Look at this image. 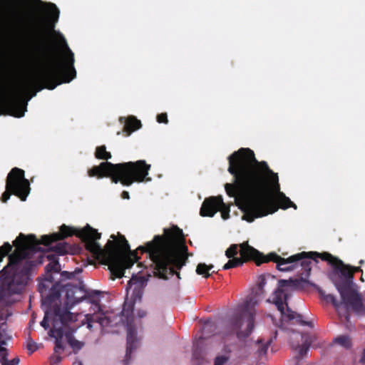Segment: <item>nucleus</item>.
<instances>
[{"mask_svg":"<svg viewBox=\"0 0 365 365\" xmlns=\"http://www.w3.org/2000/svg\"><path fill=\"white\" fill-rule=\"evenodd\" d=\"M213 267V265H207L205 263H200L197 264L196 267V272L198 274L202 275L204 277L207 278L210 274L209 273V271L212 269Z\"/></svg>","mask_w":365,"mask_h":365,"instance_id":"nucleus-21","label":"nucleus"},{"mask_svg":"<svg viewBox=\"0 0 365 365\" xmlns=\"http://www.w3.org/2000/svg\"><path fill=\"white\" fill-rule=\"evenodd\" d=\"M27 349L31 352H34L38 349V346L34 341L29 340L27 343Z\"/></svg>","mask_w":365,"mask_h":365,"instance_id":"nucleus-33","label":"nucleus"},{"mask_svg":"<svg viewBox=\"0 0 365 365\" xmlns=\"http://www.w3.org/2000/svg\"><path fill=\"white\" fill-rule=\"evenodd\" d=\"M292 348L300 355L305 354L312 341V338L307 334L292 333L289 336Z\"/></svg>","mask_w":365,"mask_h":365,"instance_id":"nucleus-15","label":"nucleus"},{"mask_svg":"<svg viewBox=\"0 0 365 365\" xmlns=\"http://www.w3.org/2000/svg\"><path fill=\"white\" fill-rule=\"evenodd\" d=\"M69 344L72 346V348L75 350H79L83 346V343L73 339L70 336H66Z\"/></svg>","mask_w":365,"mask_h":365,"instance_id":"nucleus-27","label":"nucleus"},{"mask_svg":"<svg viewBox=\"0 0 365 365\" xmlns=\"http://www.w3.org/2000/svg\"><path fill=\"white\" fill-rule=\"evenodd\" d=\"M125 126L124 129L128 133V135L141 126L140 121L138 120L135 117L131 115L128 118H125Z\"/></svg>","mask_w":365,"mask_h":365,"instance_id":"nucleus-20","label":"nucleus"},{"mask_svg":"<svg viewBox=\"0 0 365 365\" xmlns=\"http://www.w3.org/2000/svg\"><path fill=\"white\" fill-rule=\"evenodd\" d=\"M217 211L221 212L224 220L229 218L230 208L221 197H212L205 200L200 209L202 216L212 217Z\"/></svg>","mask_w":365,"mask_h":365,"instance_id":"nucleus-12","label":"nucleus"},{"mask_svg":"<svg viewBox=\"0 0 365 365\" xmlns=\"http://www.w3.org/2000/svg\"><path fill=\"white\" fill-rule=\"evenodd\" d=\"M95 155L97 158L103 160H108L111 158L110 153L106 151L104 145L97 147Z\"/></svg>","mask_w":365,"mask_h":365,"instance_id":"nucleus-22","label":"nucleus"},{"mask_svg":"<svg viewBox=\"0 0 365 365\" xmlns=\"http://www.w3.org/2000/svg\"><path fill=\"white\" fill-rule=\"evenodd\" d=\"M53 249L58 254L63 255L68 251V245L64 242L58 243Z\"/></svg>","mask_w":365,"mask_h":365,"instance_id":"nucleus-26","label":"nucleus"},{"mask_svg":"<svg viewBox=\"0 0 365 365\" xmlns=\"http://www.w3.org/2000/svg\"><path fill=\"white\" fill-rule=\"evenodd\" d=\"M85 318L86 319L87 328L89 329L92 328L93 322H98L101 327H107L110 323L109 317L102 313L95 315L86 314Z\"/></svg>","mask_w":365,"mask_h":365,"instance_id":"nucleus-18","label":"nucleus"},{"mask_svg":"<svg viewBox=\"0 0 365 365\" xmlns=\"http://www.w3.org/2000/svg\"><path fill=\"white\" fill-rule=\"evenodd\" d=\"M237 245H231L225 252V255L228 258L235 257L237 253Z\"/></svg>","mask_w":365,"mask_h":365,"instance_id":"nucleus-29","label":"nucleus"},{"mask_svg":"<svg viewBox=\"0 0 365 365\" xmlns=\"http://www.w3.org/2000/svg\"><path fill=\"white\" fill-rule=\"evenodd\" d=\"M182 230L178 227L165 230L163 236H155L147 243L146 251L155 264V273L161 279H167L173 275L174 268L180 269L185 264L187 247L181 244Z\"/></svg>","mask_w":365,"mask_h":365,"instance_id":"nucleus-3","label":"nucleus"},{"mask_svg":"<svg viewBox=\"0 0 365 365\" xmlns=\"http://www.w3.org/2000/svg\"><path fill=\"white\" fill-rule=\"evenodd\" d=\"M122 317H126L128 349H131L133 344L136 340V331L132 326L133 319L130 317L129 311L126 309L125 307L123 310Z\"/></svg>","mask_w":365,"mask_h":365,"instance_id":"nucleus-17","label":"nucleus"},{"mask_svg":"<svg viewBox=\"0 0 365 365\" xmlns=\"http://www.w3.org/2000/svg\"><path fill=\"white\" fill-rule=\"evenodd\" d=\"M229 360V356L226 355H220L215 358L214 365H225Z\"/></svg>","mask_w":365,"mask_h":365,"instance_id":"nucleus-30","label":"nucleus"},{"mask_svg":"<svg viewBox=\"0 0 365 365\" xmlns=\"http://www.w3.org/2000/svg\"><path fill=\"white\" fill-rule=\"evenodd\" d=\"M12 249V246L6 242L1 247H0V262L2 260L3 257L6 256Z\"/></svg>","mask_w":365,"mask_h":365,"instance_id":"nucleus-28","label":"nucleus"},{"mask_svg":"<svg viewBox=\"0 0 365 365\" xmlns=\"http://www.w3.org/2000/svg\"><path fill=\"white\" fill-rule=\"evenodd\" d=\"M150 165L144 160L112 164L109 162L101 163L88 170L91 177L104 175L110 176L113 182L120 181L125 185H130L133 182H142L148 174Z\"/></svg>","mask_w":365,"mask_h":365,"instance_id":"nucleus-5","label":"nucleus"},{"mask_svg":"<svg viewBox=\"0 0 365 365\" xmlns=\"http://www.w3.org/2000/svg\"><path fill=\"white\" fill-rule=\"evenodd\" d=\"M122 197L124 199H128L129 198V194L127 191H123L121 195Z\"/></svg>","mask_w":365,"mask_h":365,"instance_id":"nucleus-35","label":"nucleus"},{"mask_svg":"<svg viewBox=\"0 0 365 365\" xmlns=\"http://www.w3.org/2000/svg\"><path fill=\"white\" fill-rule=\"evenodd\" d=\"M240 254L242 259L238 257H232V259H230L227 263L224 265V269H228L232 267L242 265L244 262L249 259H253L257 264H259V259L262 255L261 252H259L254 247L250 246L247 242L240 244Z\"/></svg>","mask_w":365,"mask_h":365,"instance_id":"nucleus-13","label":"nucleus"},{"mask_svg":"<svg viewBox=\"0 0 365 365\" xmlns=\"http://www.w3.org/2000/svg\"><path fill=\"white\" fill-rule=\"evenodd\" d=\"M47 258L51 261L49 264L47 266V269L49 270L54 271L55 272H58L61 269V266L57 260L55 259L54 256L48 255Z\"/></svg>","mask_w":365,"mask_h":365,"instance_id":"nucleus-23","label":"nucleus"},{"mask_svg":"<svg viewBox=\"0 0 365 365\" xmlns=\"http://www.w3.org/2000/svg\"><path fill=\"white\" fill-rule=\"evenodd\" d=\"M83 318H84V319L82 320V323H81V324H78V327H81V325L84 324V320H86V318H85V316H83Z\"/></svg>","mask_w":365,"mask_h":365,"instance_id":"nucleus-37","label":"nucleus"},{"mask_svg":"<svg viewBox=\"0 0 365 365\" xmlns=\"http://www.w3.org/2000/svg\"><path fill=\"white\" fill-rule=\"evenodd\" d=\"M341 265V272L344 274H348L349 277H351L352 276V273L354 272V270H352L351 269V267H345L344 264H342L341 262H340Z\"/></svg>","mask_w":365,"mask_h":365,"instance_id":"nucleus-32","label":"nucleus"},{"mask_svg":"<svg viewBox=\"0 0 365 365\" xmlns=\"http://www.w3.org/2000/svg\"><path fill=\"white\" fill-rule=\"evenodd\" d=\"M11 336L7 333L6 325L4 322V318L0 315V362L2 365H15L6 360V349L3 346L6 341L10 340Z\"/></svg>","mask_w":365,"mask_h":365,"instance_id":"nucleus-16","label":"nucleus"},{"mask_svg":"<svg viewBox=\"0 0 365 365\" xmlns=\"http://www.w3.org/2000/svg\"><path fill=\"white\" fill-rule=\"evenodd\" d=\"M11 192L20 197L21 200H25L29 192V183L24 178V172L17 168H13L8 175L6 191L2 195L1 201L6 202Z\"/></svg>","mask_w":365,"mask_h":365,"instance_id":"nucleus-10","label":"nucleus"},{"mask_svg":"<svg viewBox=\"0 0 365 365\" xmlns=\"http://www.w3.org/2000/svg\"><path fill=\"white\" fill-rule=\"evenodd\" d=\"M305 253L302 252L284 259L275 253H269L267 255H263L262 254L259 259V264L262 262L272 261L277 263L278 269L284 272H288L294 269V265L292 264L302 259Z\"/></svg>","mask_w":365,"mask_h":365,"instance_id":"nucleus-14","label":"nucleus"},{"mask_svg":"<svg viewBox=\"0 0 365 365\" xmlns=\"http://www.w3.org/2000/svg\"><path fill=\"white\" fill-rule=\"evenodd\" d=\"M319 294L324 300L331 302L337 309H339V304L337 302L334 295L330 294H326L322 290H319Z\"/></svg>","mask_w":365,"mask_h":365,"instance_id":"nucleus-25","label":"nucleus"},{"mask_svg":"<svg viewBox=\"0 0 365 365\" xmlns=\"http://www.w3.org/2000/svg\"><path fill=\"white\" fill-rule=\"evenodd\" d=\"M291 282L287 280L279 281L278 288L272 294V299H267L277 307L282 315V322H289L295 320L301 324H310V323L303 320L302 316L290 310L286 304L287 299V291Z\"/></svg>","mask_w":365,"mask_h":365,"instance_id":"nucleus-8","label":"nucleus"},{"mask_svg":"<svg viewBox=\"0 0 365 365\" xmlns=\"http://www.w3.org/2000/svg\"><path fill=\"white\" fill-rule=\"evenodd\" d=\"M73 294V290H68L66 293V308L58 309L53 313L46 311L45 317L41 322L42 327L45 329L48 327V322L53 321V329L50 331V335L56 339L55 352L58 353L60 349H62L61 339L63 337V330L61 325L70 322H76L77 320V315L68 311V307H71L77 302L72 299Z\"/></svg>","mask_w":365,"mask_h":365,"instance_id":"nucleus-6","label":"nucleus"},{"mask_svg":"<svg viewBox=\"0 0 365 365\" xmlns=\"http://www.w3.org/2000/svg\"><path fill=\"white\" fill-rule=\"evenodd\" d=\"M139 273L140 272H138L137 274H133L132 278L128 282L127 287L128 292L132 289L134 291L135 289L141 288L143 287L145 279L144 277L138 275Z\"/></svg>","mask_w":365,"mask_h":365,"instance_id":"nucleus-19","label":"nucleus"},{"mask_svg":"<svg viewBox=\"0 0 365 365\" xmlns=\"http://www.w3.org/2000/svg\"><path fill=\"white\" fill-rule=\"evenodd\" d=\"M334 342L344 348L350 347L351 344L350 339L346 336H341L336 338L334 339Z\"/></svg>","mask_w":365,"mask_h":365,"instance_id":"nucleus-24","label":"nucleus"},{"mask_svg":"<svg viewBox=\"0 0 365 365\" xmlns=\"http://www.w3.org/2000/svg\"><path fill=\"white\" fill-rule=\"evenodd\" d=\"M10 362L14 364L15 365H18L19 363V359L15 358L13 360L10 361Z\"/></svg>","mask_w":365,"mask_h":365,"instance_id":"nucleus-36","label":"nucleus"},{"mask_svg":"<svg viewBox=\"0 0 365 365\" xmlns=\"http://www.w3.org/2000/svg\"><path fill=\"white\" fill-rule=\"evenodd\" d=\"M81 235L84 238L87 250L103 264H107L111 274L116 277H123L125 269L130 268L137 261L135 252L128 255L129 247L125 239L118 245L109 240L105 248L102 249L96 242L101 237V234L96 230L88 226L82 230Z\"/></svg>","mask_w":365,"mask_h":365,"instance_id":"nucleus-4","label":"nucleus"},{"mask_svg":"<svg viewBox=\"0 0 365 365\" xmlns=\"http://www.w3.org/2000/svg\"><path fill=\"white\" fill-rule=\"evenodd\" d=\"M267 284V280L264 277L260 276L259 278V282H258V287L259 289L261 290V293H264V287H265Z\"/></svg>","mask_w":365,"mask_h":365,"instance_id":"nucleus-31","label":"nucleus"},{"mask_svg":"<svg viewBox=\"0 0 365 365\" xmlns=\"http://www.w3.org/2000/svg\"><path fill=\"white\" fill-rule=\"evenodd\" d=\"M258 302L250 299L240 304L230 321L232 329L239 339L247 337L253 330Z\"/></svg>","mask_w":365,"mask_h":365,"instance_id":"nucleus-7","label":"nucleus"},{"mask_svg":"<svg viewBox=\"0 0 365 365\" xmlns=\"http://www.w3.org/2000/svg\"><path fill=\"white\" fill-rule=\"evenodd\" d=\"M27 93H0V114L21 117L26 110L27 102L33 96Z\"/></svg>","mask_w":365,"mask_h":365,"instance_id":"nucleus-9","label":"nucleus"},{"mask_svg":"<svg viewBox=\"0 0 365 365\" xmlns=\"http://www.w3.org/2000/svg\"><path fill=\"white\" fill-rule=\"evenodd\" d=\"M228 171L235 178V185L226 184L227 193L235 197L245 211L242 219L252 222L255 218L278 210L296 205L279 191L278 176L264 162L258 163L250 149L241 148L229 157Z\"/></svg>","mask_w":365,"mask_h":365,"instance_id":"nucleus-1","label":"nucleus"},{"mask_svg":"<svg viewBox=\"0 0 365 365\" xmlns=\"http://www.w3.org/2000/svg\"><path fill=\"white\" fill-rule=\"evenodd\" d=\"M336 288L341 294L343 304L346 307H351L359 315L363 314L365 312V307L361 302V298L349 282H345L342 284H336Z\"/></svg>","mask_w":365,"mask_h":365,"instance_id":"nucleus-11","label":"nucleus"},{"mask_svg":"<svg viewBox=\"0 0 365 365\" xmlns=\"http://www.w3.org/2000/svg\"><path fill=\"white\" fill-rule=\"evenodd\" d=\"M73 234L71 228L62 225L60 232L51 235H43L37 242L34 237H24L20 235L14 242L16 247L13 254L9 255V264L0 272V304L9 305L15 302V295L21 292L26 284L27 276L20 270L22 260L29 257V252L38 244L50 245L52 242L61 240Z\"/></svg>","mask_w":365,"mask_h":365,"instance_id":"nucleus-2","label":"nucleus"},{"mask_svg":"<svg viewBox=\"0 0 365 365\" xmlns=\"http://www.w3.org/2000/svg\"><path fill=\"white\" fill-rule=\"evenodd\" d=\"M157 120H158V123H168V119H167L166 113H161V114L158 115Z\"/></svg>","mask_w":365,"mask_h":365,"instance_id":"nucleus-34","label":"nucleus"}]
</instances>
